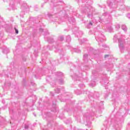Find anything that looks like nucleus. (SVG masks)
I'll list each match as a JSON object with an SVG mask.
<instances>
[{"label": "nucleus", "mask_w": 130, "mask_h": 130, "mask_svg": "<svg viewBox=\"0 0 130 130\" xmlns=\"http://www.w3.org/2000/svg\"><path fill=\"white\" fill-rule=\"evenodd\" d=\"M118 36L117 35H115L114 36L113 40L114 43H116L117 42V40L118 41V46L120 49H124V47L125 46V42L124 40H122L121 39H117Z\"/></svg>", "instance_id": "nucleus-1"}, {"label": "nucleus", "mask_w": 130, "mask_h": 130, "mask_svg": "<svg viewBox=\"0 0 130 130\" xmlns=\"http://www.w3.org/2000/svg\"><path fill=\"white\" fill-rule=\"evenodd\" d=\"M82 12L87 13L88 18H91L93 16V14H92V6L86 4L85 7L82 10Z\"/></svg>", "instance_id": "nucleus-2"}, {"label": "nucleus", "mask_w": 130, "mask_h": 130, "mask_svg": "<svg viewBox=\"0 0 130 130\" xmlns=\"http://www.w3.org/2000/svg\"><path fill=\"white\" fill-rule=\"evenodd\" d=\"M117 3H118V0H108L107 1V4L110 8H113L114 9H116L117 7Z\"/></svg>", "instance_id": "nucleus-3"}, {"label": "nucleus", "mask_w": 130, "mask_h": 130, "mask_svg": "<svg viewBox=\"0 0 130 130\" xmlns=\"http://www.w3.org/2000/svg\"><path fill=\"white\" fill-rule=\"evenodd\" d=\"M95 39L96 41L99 42V44H100V42H104V41L106 40V39L103 34H100L98 38L95 37Z\"/></svg>", "instance_id": "nucleus-4"}, {"label": "nucleus", "mask_w": 130, "mask_h": 130, "mask_svg": "<svg viewBox=\"0 0 130 130\" xmlns=\"http://www.w3.org/2000/svg\"><path fill=\"white\" fill-rule=\"evenodd\" d=\"M26 9H28V6H27L26 3H23L21 5V10H26Z\"/></svg>", "instance_id": "nucleus-5"}, {"label": "nucleus", "mask_w": 130, "mask_h": 130, "mask_svg": "<svg viewBox=\"0 0 130 130\" xmlns=\"http://www.w3.org/2000/svg\"><path fill=\"white\" fill-rule=\"evenodd\" d=\"M72 41V39L71 38L70 36H67L66 37V42H71Z\"/></svg>", "instance_id": "nucleus-6"}, {"label": "nucleus", "mask_w": 130, "mask_h": 130, "mask_svg": "<svg viewBox=\"0 0 130 130\" xmlns=\"http://www.w3.org/2000/svg\"><path fill=\"white\" fill-rule=\"evenodd\" d=\"M107 29L110 32H112V31H113V28H112V27H111V25L107 26Z\"/></svg>", "instance_id": "nucleus-7"}, {"label": "nucleus", "mask_w": 130, "mask_h": 130, "mask_svg": "<svg viewBox=\"0 0 130 130\" xmlns=\"http://www.w3.org/2000/svg\"><path fill=\"white\" fill-rule=\"evenodd\" d=\"M121 28L122 29V30H123V31H126L127 30V27H126V26H125V25H122L121 26Z\"/></svg>", "instance_id": "nucleus-8"}, {"label": "nucleus", "mask_w": 130, "mask_h": 130, "mask_svg": "<svg viewBox=\"0 0 130 130\" xmlns=\"http://www.w3.org/2000/svg\"><path fill=\"white\" fill-rule=\"evenodd\" d=\"M91 26H93V23L92 22H89V23L87 24V28L90 29Z\"/></svg>", "instance_id": "nucleus-9"}, {"label": "nucleus", "mask_w": 130, "mask_h": 130, "mask_svg": "<svg viewBox=\"0 0 130 130\" xmlns=\"http://www.w3.org/2000/svg\"><path fill=\"white\" fill-rule=\"evenodd\" d=\"M86 41H88V40L87 39H83L82 40H80V42L82 43H84V42H86Z\"/></svg>", "instance_id": "nucleus-10"}, {"label": "nucleus", "mask_w": 130, "mask_h": 130, "mask_svg": "<svg viewBox=\"0 0 130 130\" xmlns=\"http://www.w3.org/2000/svg\"><path fill=\"white\" fill-rule=\"evenodd\" d=\"M58 39V40H59V41H63V36H61L59 37Z\"/></svg>", "instance_id": "nucleus-11"}, {"label": "nucleus", "mask_w": 130, "mask_h": 130, "mask_svg": "<svg viewBox=\"0 0 130 130\" xmlns=\"http://www.w3.org/2000/svg\"><path fill=\"white\" fill-rule=\"evenodd\" d=\"M102 47H103L104 48H109V46L106 45V44H103L102 45Z\"/></svg>", "instance_id": "nucleus-12"}, {"label": "nucleus", "mask_w": 130, "mask_h": 130, "mask_svg": "<svg viewBox=\"0 0 130 130\" xmlns=\"http://www.w3.org/2000/svg\"><path fill=\"white\" fill-rule=\"evenodd\" d=\"M24 14H25V12H24V11L21 12L20 14V17H21V18H23L24 17Z\"/></svg>", "instance_id": "nucleus-13"}, {"label": "nucleus", "mask_w": 130, "mask_h": 130, "mask_svg": "<svg viewBox=\"0 0 130 130\" xmlns=\"http://www.w3.org/2000/svg\"><path fill=\"white\" fill-rule=\"evenodd\" d=\"M48 42H49V43H52L53 40L52 39H48Z\"/></svg>", "instance_id": "nucleus-14"}, {"label": "nucleus", "mask_w": 130, "mask_h": 130, "mask_svg": "<svg viewBox=\"0 0 130 130\" xmlns=\"http://www.w3.org/2000/svg\"><path fill=\"white\" fill-rule=\"evenodd\" d=\"M119 28H120V25H119V24H116V29H119Z\"/></svg>", "instance_id": "nucleus-15"}, {"label": "nucleus", "mask_w": 130, "mask_h": 130, "mask_svg": "<svg viewBox=\"0 0 130 130\" xmlns=\"http://www.w3.org/2000/svg\"><path fill=\"white\" fill-rule=\"evenodd\" d=\"M14 29L15 30V33L16 34H19V30H18V29L16 28V27H15Z\"/></svg>", "instance_id": "nucleus-16"}, {"label": "nucleus", "mask_w": 130, "mask_h": 130, "mask_svg": "<svg viewBox=\"0 0 130 130\" xmlns=\"http://www.w3.org/2000/svg\"><path fill=\"white\" fill-rule=\"evenodd\" d=\"M48 17H52V14L48 13Z\"/></svg>", "instance_id": "nucleus-17"}, {"label": "nucleus", "mask_w": 130, "mask_h": 130, "mask_svg": "<svg viewBox=\"0 0 130 130\" xmlns=\"http://www.w3.org/2000/svg\"><path fill=\"white\" fill-rule=\"evenodd\" d=\"M127 17L128 19H130V14H127Z\"/></svg>", "instance_id": "nucleus-18"}, {"label": "nucleus", "mask_w": 130, "mask_h": 130, "mask_svg": "<svg viewBox=\"0 0 130 130\" xmlns=\"http://www.w3.org/2000/svg\"><path fill=\"white\" fill-rule=\"evenodd\" d=\"M87 49H93V48L91 47H88L87 48H86Z\"/></svg>", "instance_id": "nucleus-19"}, {"label": "nucleus", "mask_w": 130, "mask_h": 130, "mask_svg": "<svg viewBox=\"0 0 130 130\" xmlns=\"http://www.w3.org/2000/svg\"><path fill=\"white\" fill-rule=\"evenodd\" d=\"M107 12H105V13L103 14V16H107Z\"/></svg>", "instance_id": "nucleus-20"}, {"label": "nucleus", "mask_w": 130, "mask_h": 130, "mask_svg": "<svg viewBox=\"0 0 130 130\" xmlns=\"http://www.w3.org/2000/svg\"><path fill=\"white\" fill-rule=\"evenodd\" d=\"M40 32H43V29L40 28Z\"/></svg>", "instance_id": "nucleus-21"}, {"label": "nucleus", "mask_w": 130, "mask_h": 130, "mask_svg": "<svg viewBox=\"0 0 130 130\" xmlns=\"http://www.w3.org/2000/svg\"><path fill=\"white\" fill-rule=\"evenodd\" d=\"M47 48L48 49H50V47L49 46H48L47 47Z\"/></svg>", "instance_id": "nucleus-22"}, {"label": "nucleus", "mask_w": 130, "mask_h": 130, "mask_svg": "<svg viewBox=\"0 0 130 130\" xmlns=\"http://www.w3.org/2000/svg\"><path fill=\"white\" fill-rule=\"evenodd\" d=\"M32 36H33V37H35V34H32Z\"/></svg>", "instance_id": "nucleus-23"}, {"label": "nucleus", "mask_w": 130, "mask_h": 130, "mask_svg": "<svg viewBox=\"0 0 130 130\" xmlns=\"http://www.w3.org/2000/svg\"><path fill=\"white\" fill-rule=\"evenodd\" d=\"M108 57V55H105V57Z\"/></svg>", "instance_id": "nucleus-24"}, {"label": "nucleus", "mask_w": 130, "mask_h": 130, "mask_svg": "<svg viewBox=\"0 0 130 130\" xmlns=\"http://www.w3.org/2000/svg\"><path fill=\"white\" fill-rule=\"evenodd\" d=\"M68 48H72V47L69 46H68Z\"/></svg>", "instance_id": "nucleus-25"}, {"label": "nucleus", "mask_w": 130, "mask_h": 130, "mask_svg": "<svg viewBox=\"0 0 130 130\" xmlns=\"http://www.w3.org/2000/svg\"><path fill=\"white\" fill-rule=\"evenodd\" d=\"M45 3H46V2H48V0H45Z\"/></svg>", "instance_id": "nucleus-26"}, {"label": "nucleus", "mask_w": 130, "mask_h": 130, "mask_svg": "<svg viewBox=\"0 0 130 130\" xmlns=\"http://www.w3.org/2000/svg\"><path fill=\"white\" fill-rule=\"evenodd\" d=\"M80 32L81 33L82 35H83V32H82L81 31H80Z\"/></svg>", "instance_id": "nucleus-27"}, {"label": "nucleus", "mask_w": 130, "mask_h": 130, "mask_svg": "<svg viewBox=\"0 0 130 130\" xmlns=\"http://www.w3.org/2000/svg\"><path fill=\"white\" fill-rule=\"evenodd\" d=\"M70 19H71V18H69V22H70Z\"/></svg>", "instance_id": "nucleus-28"}, {"label": "nucleus", "mask_w": 130, "mask_h": 130, "mask_svg": "<svg viewBox=\"0 0 130 130\" xmlns=\"http://www.w3.org/2000/svg\"><path fill=\"white\" fill-rule=\"evenodd\" d=\"M47 34H49V33H47Z\"/></svg>", "instance_id": "nucleus-29"}, {"label": "nucleus", "mask_w": 130, "mask_h": 130, "mask_svg": "<svg viewBox=\"0 0 130 130\" xmlns=\"http://www.w3.org/2000/svg\"><path fill=\"white\" fill-rule=\"evenodd\" d=\"M90 1H88V3H89Z\"/></svg>", "instance_id": "nucleus-30"}]
</instances>
